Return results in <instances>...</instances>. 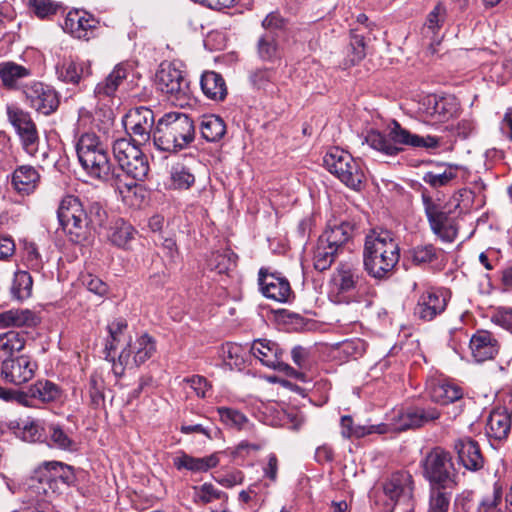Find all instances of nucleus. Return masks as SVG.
I'll use <instances>...</instances> for the list:
<instances>
[{
	"label": "nucleus",
	"mask_w": 512,
	"mask_h": 512,
	"mask_svg": "<svg viewBox=\"0 0 512 512\" xmlns=\"http://www.w3.org/2000/svg\"><path fill=\"white\" fill-rule=\"evenodd\" d=\"M86 173L97 180L110 181L119 175L113 170L108 150H97L96 153L79 161Z\"/></svg>",
	"instance_id": "obj_21"
},
{
	"label": "nucleus",
	"mask_w": 512,
	"mask_h": 512,
	"mask_svg": "<svg viewBox=\"0 0 512 512\" xmlns=\"http://www.w3.org/2000/svg\"><path fill=\"white\" fill-rule=\"evenodd\" d=\"M409 259L415 265H423L437 259V249L432 244L417 245L409 250Z\"/></svg>",
	"instance_id": "obj_51"
},
{
	"label": "nucleus",
	"mask_w": 512,
	"mask_h": 512,
	"mask_svg": "<svg viewBox=\"0 0 512 512\" xmlns=\"http://www.w3.org/2000/svg\"><path fill=\"white\" fill-rule=\"evenodd\" d=\"M248 79L254 90L268 96L278 95L280 91L277 81V71L274 68H255L249 73Z\"/></svg>",
	"instance_id": "obj_32"
},
{
	"label": "nucleus",
	"mask_w": 512,
	"mask_h": 512,
	"mask_svg": "<svg viewBox=\"0 0 512 512\" xmlns=\"http://www.w3.org/2000/svg\"><path fill=\"white\" fill-rule=\"evenodd\" d=\"M441 416V412L435 407H414L401 412L394 418L393 430L405 431L422 427L428 423L435 422Z\"/></svg>",
	"instance_id": "obj_18"
},
{
	"label": "nucleus",
	"mask_w": 512,
	"mask_h": 512,
	"mask_svg": "<svg viewBox=\"0 0 512 512\" xmlns=\"http://www.w3.org/2000/svg\"><path fill=\"white\" fill-rule=\"evenodd\" d=\"M107 212L99 202H89L85 207V240L91 230L102 228L107 220Z\"/></svg>",
	"instance_id": "obj_41"
},
{
	"label": "nucleus",
	"mask_w": 512,
	"mask_h": 512,
	"mask_svg": "<svg viewBox=\"0 0 512 512\" xmlns=\"http://www.w3.org/2000/svg\"><path fill=\"white\" fill-rule=\"evenodd\" d=\"M26 100L36 111L49 115L59 106L57 92L41 82H34L24 90Z\"/></svg>",
	"instance_id": "obj_17"
},
{
	"label": "nucleus",
	"mask_w": 512,
	"mask_h": 512,
	"mask_svg": "<svg viewBox=\"0 0 512 512\" xmlns=\"http://www.w3.org/2000/svg\"><path fill=\"white\" fill-rule=\"evenodd\" d=\"M171 182L176 189H188L195 182V177L189 168L176 164L171 169Z\"/></svg>",
	"instance_id": "obj_53"
},
{
	"label": "nucleus",
	"mask_w": 512,
	"mask_h": 512,
	"mask_svg": "<svg viewBox=\"0 0 512 512\" xmlns=\"http://www.w3.org/2000/svg\"><path fill=\"white\" fill-rule=\"evenodd\" d=\"M153 111L144 106L135 107L126 114L125 127L132 136V141L145 144L153 138L156 125Z\"/></svg>",
	"instance_id": "obj_13"
},
{
	"label": "nucleus",
	"mask_w": 512,
	"mask_h": 512,
	"mask_svg": "<svg viewBox=\"0 0 512 512\" xmlns=\"http://www.w3.org/2000/svg\"><path fill=\"white\" fill-rule=\"evenodd\" d=\"M258 281L265 297L278 302L288 301L292 291L286 278L273 273H267L264 268H261Z\"/></svg>",
	"instance_id": "obj_22"
},
{
	"label": "nucleus",
	"mask_w": 512,
	"mask_h": 512,
	"mask_svg": "<svg viewBox=\"0 0 512 512\" xmlns=\"http://www.w3.org/2000/svg\"><path fill=\"white\" fill-rule=\"evenodd\" d=\"M135 234L136 230L131 224L123 219H118L111 227V232L108 237L113 245L120 248H128L130 242L134 239Z\"/></svg>",
	"instance_id": "obj_42"
},
{
	"label": "nucleus",
	"mask_w": 512,
	"mask_h": 512,
	"mask_svg": "<svg viewBox=\"0 0 512 512\" xmlns=\"http://www.w3.org/2000/svg\"><path fill=\"white\" fill-rule=\"evenodd\" d=\"M502 491L496 484L494 486L493 495L484 498L477 508V512H501L498 504L501 501Z\"/></svg>",
	"instance_id": "obj_61"
},
{
	"label": "nucleus",
	"mask_w": 512,
	"mask_h": 512,
	"mask_svg": "<svg viewBox=\"0 0 512 512\" xmlns=\"http://www.w3.org/2000/svg\"><path fill=\"white\" fill-rule=\"evenodd\" d=\"M195 134L194 121L189 115L169 112L157 120L153 131V144L159 151L177 153L195 140Z\"/></svg>",
	"instance_id": "obj_3"
},
{
	"label": "nucleus",
	"mask_w": 512,
	"mask_h": 512,
	"mask_svg": "<svg viewBox=\"0 0 512 512\" xmlns=\"http://www.w3.org/2000/svg\"><path fill=\"white\" fill-rule=\"evenodd\" d=\"M219 463L217 454L203 458H194L187 454H183L174 460V465L177 469H187L193 472H206L210 468L216 467Z\"/></svg>",
	"instance_id": "obj_40"
},
{
	"label": "nucleus",
	"mask_w": 512,
	"mask_h": 512,
	"mask_svg": "<svg viewBox=\"0 0 512 512\" xmlns=\"http://www.w3.org/2000/svg\"><path fill=\"white\" fill-rule=\"evenodd\" d=\"M470 349L477 362H484L498 354L499 344L490 332L479 330L470 339Z\"/></svg>",
	"instance_id": "obj_28"
},
{
	"label": "nucleus",
	"mask_w": 512,
	"mask_h": 512,
	"mask_svg": "<svg viewBox=\"0 0 512 512\" xmlns=\"http://www.w3.org/2000/svg\"><path fill=\"white\" fill-rule=\"evenodd\" d=\"M56 74L59 80L77 85L92 74V69L89 62L70 58L56 65Z\"/></svg>",
	"instance_id": "obj_29"
},
{
	"label": "nucleus",
	"mask_w": 512,
	"mask_h": 512,
	"mask_svg": "<svg viewBox=\"0 0 512 512\" xmlns=\"http://www.w3.org/2000/svg\"><path fill=\"white\" fill-rule=\"evenodd\" d=\"M418 111L424 122L444 123L459 115L460 103L451 95L444 97L428 95L419 103Z\"/></svg>",
	"instance_id": "obj_11"
},
{
	"label": "nucleus",
	"mask_w": 512,
	"mask_h": 512,
	"mask_svg": "<svg viewBox=\"0 0 512 512\" xmlns=\"http://www.w3.org/2000/svg\"><path fill=\"white\" fill-rule=\"evenodd\" d=\"M365 142L376 151L388 156H396L403 151V146L426 150L437 149L440 147L441 140L432 135L421 136L412 133L393 120L388 127L387 134L371 130L367 133Z\"/></svg>",
	"instance_id": "obj_2"
},
{
	"label": "nucleus",
	"mask_w": 512,
	"mask_h": 512,
	"mask_svg": "<svg viewBox=\"0 0 512 512\" xmlns=\"http://www.w3.org/2000/svg\"><path fill=\"white\" fill-rule=\"evenodd\" d=\"M105 149H107L106 145L92 132L83 133L76 142V153L79 161L96 153L97 150Z\"/></svg>",
	"instance_id": "obj_46"
},
{
	"label": "nucleus",
	"mask_w": 512,
	"mask_h": 512,
	"mask_svg": "<svg viewBox=\"0 0 512 512\" xmlns=\"http://www.w3.org/2000/svg\"><path fill=\"white\" fill-rule=\"evenodd\" d=\"M38 368L37 362L28 355L2 360L1 377L6 383L21 385L30 381Z\"/></svg>",
	"instance_id": "obj_14"
},
{
	"label": "nucleus",
	"mask_w": 512,
	"mask_h": 512,
	"mask_svg": "<svg viewBox=\"0 0 512 512\" xmlns=\"http://www.w3.org/2000/svg\"><path fill=\"white\" fill-rule=\"evenodd\" d=\"M400 259V248L392 233L372 230L365 237L363 266L375 279H384L393 271Z\"/></svg>",
	"instance_id": "obj_1"
},
{
	"label": "nucleus",
	"mask_w": 512,
	"mask_h": 512,
	"mask_svg": "<svg viewBox=\"0 0 512 512\" xmlns=\"http://www.w3.org/2000/svg\"><path fill=\"white\" fill-rule=\"evenodd\" d=\"M105 382L98 373H92L88 381V393L90 396V405L94 408L103 407L105 404L104 396Z\"/></svg>",
	"instance_id": "obj_50"
},
{
	"label": "nucleus",
	"mask_w": 512,
	"mask_h": 512,
	"mask_svg": "<svg viewBox=\"0 0 512 512\" xmlns=\"http://www.w3.org/2000/svg\"><path fill=\"white\" fill-rule=\"evenodd\" d=\"M257 53L263 61H274L279 58V48L276 37L272 32H266L257 43Z\"/></svg>",
	"instance_id": "obj_49"
},
{
	"label": "nucleus",
	"mask_w": 512,
	"mask_h": 512,
	"mask_svg": "<svg viewBox=\"0 0 512 512\" xmlns=\"http://www.w3.org/2000/svg\"><path fill=\"white\" fill-rule=\"evenodd\" d=\"M61 397V389L54 382L46 379L37 380L27 391L17 395V402L25 406H34V402L51 403Z\"/></svg>",
	"instance_id": "obj_19"
},
{
	"label": "nucleus",
	"mask_w": 512,
	"mask_h": 512,
	"mask_svg": "<svg viewBox=\"0 0 512 512\" xmlns=\"http://www.w3.org/2000/svg\"><path fill=\"white\" fill-rule=\"evenodd\" d=\"M424 476L434 486L452 488L457 484V471L449 452L440 447L432 449L425 457Z\"/></svg>",
	"instance_id": "obj_8"
},
{
	"label": "nucleus",
	"mask_w": 512,
	"mask_h": 512,
	"mask_svg": "<svg viewBox=\"0 0 512 512\" xmlns=\"http://www.w3.org/2000/svg\"><path fill=\"white\" fill-rule=\"evenodd\" d=\"M7 113L21 139L23 149L29 155L34 156L38 150L39 136L30 115L18 108H8Z\"/></svg>",
	"instance_id": "obj_15"
},
{
	"label": "nucleus",
	"mask_w": 512,
	"mask_h": 512,
	"mask_svg": "<svg viewBox=\"0 0 512 512\" xmlns=\"http://www.w3.org/2000/svg\"><path fill=\"white\" fill-rule=\"evenodd\" d=\"M98 21L88 13L71 11L64 21V30L78 39L88 40L97 28Z\"/></svg>",
	"instance_id": "obj_27"
},
{
	"label": "nucleus",
	"mask_w": 512,
	"mask_h": 512,
	"mask_svg": "<svg viewBox=\"0 0 512 512\" xmlns=\"http://www.w3.org/2000/svg\"><path fill=\"white\" fill-rule=\"evenodd\" d=\"M454 449L458 455L459 462L469 471H478L484 466L478 442L470 437H462L455 441Z\"/></svg>",
	"instance_id": "obj_23"
},
{
	"label": "nucleus",
	"mask_w": 512,
	"mask_h": 512,
	"mask_svg": "<svg viewBox=\"0 0 512 512\" xmlns=\"http://www.w3.org/2000/svg\"><path fill=\"white\" fill-rule=\"evenodd\" d=\"M511 430V414L505 407H496L486 423V435L494 440H505Z\"/></svg>",
	"instance_id": "obj_31"
},
{
	"label": "nucleus",
	"mask_w": 512,
	"mask_h": 512,
	"mask_svg": "<svg viewBox=\"0 0 512 512\" xmlns=\"http://www.w3.org/2000/svg\"><path fill=\"white\" fill-rule=\"evenodd\" d=\"M430 227L431 230L445 242H453L457 237V228L454 224L449 222L448 215L444 219H441L437 227L434 225Z\"/></svg>",
	"instance_id": "obj_60"
},
{
	"label": "nucleus",
	"mask_w": 512,
	"mask_h": 512,
	"mask_svg": "<svg viewBox=\"0 0 512 512\" xmlns=\"http://www.w3.org/2000/svg\"><path fill=\"white\" fill-rule=\"evenodd\" d=\"M355 230V225L348 221L340 223H329L324 232L319 236L321 243L330 245L334 251L341 254L344 251L345 245L352 239Z\"/></svg>",
	"instance_id": "obj_26"
},
{
	"label": "nucleus",
	"mask_w": 512,
	"mask_h": 512,
	"mask_svg": "<svg viewBox=\"0 0 512 512\" xmlns=\"http://www.w3.org/2000/svg\"><path fill=\"white\" fill-rule=\"evenodd\" d=\"M450 296L441 290H427L420 294L414 307V316L429 322L444 313Z\"/></svg>",
	"instance_id": "obj_16"
},
{
	"label": "nucleus",
	"mask_w": 512,
	"mask_h": 512,
	"mask_svg": "<svg viewBox=\"0 0 512 512\" xmlns=\"http://www.w3.org/2000/svg\"><path fill=\"white\" fill-rule=\"evenodd\" d=\"M447 17V9L442 3H438L427 15L426 22L422 28L425 37L434 39L443 26Z\"/></svg>",
	"instance_id": "obj_45"
},
{
	"label": "nucleus",
	"mask_w": 512,
	"mask_h": 512,
	"mask_svg": "<svg viewBox=\"0 0 512 512\" xmlns=\"http://www.w3.org/2000/svg\"><path fill=\"white\" fill-rule=\"evenodd\" d=\"M12 428L15 435L23 441L30 443L45 441L46 427L39 420H21Z\"/></svg>",
	"instance_id": "obj_37"
},
{
	"label": "nucleus",
	"mask_w": 512,
	"mask_h": 512,
	"mask_svg": "<svg viewBox=\"0 0 512 512\" xmlns=\"http://www.w3.org/2000/svg\"><path fill=\"white\" fill-rule=\"evenodd\" d=\"M127 75L128 72L124 65H116L114 69L96 85L94 96L98 101L104 102L105 105L112 103L120 85L127 78Z\"/></svg>",
	"instance_id": "obj_24"
},
{
	"label": "nucleus",
	"mask_w": 512,
	"mask_h": 512,
	"mask_svg": "<svg viewBox=\"0 0 512 512\" xmlns=\"http://www.w3.org/2000/svg\"><path fill=\"white\" fill-rule=\"evenodd\" d=\"M329 297L336 304L360 303L370 291L358 263L340 262L331 275Z\"/></svg>",
	"instance_id": "obj_4"
},
{
	"label": "nucleus",
	"mask_w": 512,
	"mask_h": 512,
	"mask_svg": "<svg viewBox=\"0 0 512 512\" xmlns=\"http://www.w3.org/2000/svg\"><path fill=\"white\" fill-rule=\"evenodd\" d=\"M57 218L72 242L85 241V207L78 197L64 196L57 209Z\"/></svg>",
	"instance_id": "obj_9"
},
{
	"label": "nucleus",
	"mask_w": 512,
	"mask_h": 512,
	"mask_svg": "<svg viewBox=\"0 0 512 512\" xmlns=\"http://www.w3.org/2000/svg\"><path fill=\"white\" fill-rule=\"evenodd\" d=\"M29 75L30 71L22 65L10 61L0 63V79L7 88H14L20 79Z\"/></svg>",
	"instance_id": "obj_44"
},
{
	"label": "nucleus",
	"mask_w": 512,
	"mask_h": 512,
	"mask_svg": "<svg viewBox=\"0 0 512 512\" xmlns=\"http://www.w3.org/2000/svg\"><path fill=\"white\" fill-rule=\"evenodd\" d=\"M200 85L203 93L212 100L221 101L227 94L223 77L214 71L204 72L201 76Z\"/></svg>",
	"instance_id": "obj_36"
},
{
	"label": "nucleus",
	"mask_w": 512,
	"mask_h": 512,
	"mask_svg": "<svg viewBox=\"0 0 512 512\" xmlns=\"http://www.w3.org/2000/svg\"><path fill=\"white\" fill-rule=\"evenodd\" d=\"M156 86L173 102L186 101L189 97V82L183 72L173 63L163 62L156 72Z\"/></svg>",
	"instance_id": "obj_10"
},
{
	"label": "nucleus",
	"mask_w": 512,
	"mask_h": 512,
	"mask_svg": "<svg viewBox=\"0 0 512 512\" xmlns=\"http://www.w3.org/2000/svg\"><path fill=\"white\" fill-rule=\"evenodd\" d=\"M342 351L350 357L357 358L366 351V343L359 339L346 340L342 344Z\"/></svg>",
	"instance_id": "obj_63"
},
{
	"label": "nucleus",
	"mask_w": 512,
	"mask_h": 512,
	"mask_svg": "<svg viewBox=\"0 0 512 512\" xmlns=\"http://www.w3.org/2000/svg\"><path fill=\"white\" fill-rule=\"evenodd\" d=\"M26 345V333L9 330L0 334V359L15 357Z\"/></svg>",
	"instance_id": "obj_38"
},
{
	"label": "nucleus",
	"mask_w": 512,
	"mask_h": 512,
	"mask_svg": "<svg viewBox=\"0 0 512 512\" xmlns=\"http://www.w3.org/2000/svg\"><path fill=\"white\" fill-rule=\"evenodd\" d=\"M33 279L29 272L18 270L14 274L11 293L17 300L28 299L32 295Z\"/></svg>",
	"instance_id": "obj_48"
},
{
	"label": "nucleus",
	"mask_w": 512,
	"mask_h": 512,
	"mask_svg": "<svg viewBox=\"0 0 512 512\" xmlns=\"http://www.w3.org/2000/svg\"><path fill=\"white\" fill-rule=\"evenodd\" d=\"M251 353L263 365L269 368L284 372L287 376L295 377L296 379H302L303 377L302 373L297 372L290 365L282 361L283 351L273 341L267 339L255 340L251 346Z\"/></svg>",
	"instance_id": "obj_12"
},
{
	"label": "nucleus",
	"mask_w": 512,
	"mask_h": 512,
	"mask_svg": "<svg viewBox=\"0 0 512 512\" xmlns=\"http://www.w3.org/2000/svg\"><path fill=\"white\" fill-rule=\"evenodd\" d=\"M456 167H447L442 173L427 172L423 176V181L433 188H439L448 185L456 178Z\"/></svg>",
	"instance_id": "obj_55"
},
{
	"label": "nucleus",
	"mask_w": 512,
	"mask_h": 512,
	"mask_svg": "<svg viewBox=\"0 0 512 512\" xmlns=\"http://www.w3.org/2000/svg\"><path fill=\"white\" fill-rule=\"evenodd\" d=\"M122 350L129 353L130 359L133 355L131 361L134 366L139 367L154 355L156 342L153 337L145 333L137 337L134 342H128Z\"/></svg>",
	"instance_id": "obj_33"
},
{
	"label": "nucleus",
	"mask_w": 512,
	"mask_h": 512,
	"mask_svg": "<svg viewBox=\"0 0 512 512\" xmlns=\"http://www.w3.org/2000/svg\"><path fill=\"white\" fill-rule=\"evenodd\" d=\"M40 173L31 165H21L12 173L11 184L20 195H30L36 191L40 183Z\"/></svg>",
	"instance_id": "obj_30"
},
{
	"label": "nucleus",
	"mask_w": 512,
	"mask_h": 512,
	"mask_svg": "<svg viewBox=\"0 0 512 512\" xmlns=\"http://www.w3.org/2000/svg\"><path fill=\"white\" fill-rule=\"evenodd\" d=\"M217 412L220 420L229 427L244 429L248 423L247 417L236 409L219 407Z\"/></svg>",
	"instance_id": "obj_54"
},
{
	"label": "nucleus",
	"mask_w": 512,
	"mask_h": 512,
	"mask_svg": "<svg viewBox=\"0 0 512 512\" xmlns=\"http://www.w3.org/2000/svg\"><path fill=\"white\" fill-rule=\"evenodd\" d=\"M83 284L90 292L99 296H104L108 291V286L99 277L88 274L83 277Z\"/></svg>",
	"instance_id": "obj_64"
},
{
	"label": "nucleus",
	"mask_w": 512,
	"mask_h": 512,
	"mask_svg": "<svg viewBox=\"0 0 512 512\" xmlns=\"http://www.w3.org/2000/svg\"><path fill=\"white\" fill-rule=\"evenodd\" d=\"M139 143L126 138L114 141L113 154L122 171L136 181L146 179L150 167L147 157L139 148Z\"/></svg>",
	"instance_id": "obj_7"
},
{
	"label": "nucleus",
	"mask_w": 512,
	"mask_h": 512,
	"mask_svg": "<svg viewBox=\"0 0 512 512\" xmlns=\"http://www.w3.org/2000/svg\"><path fill=\"white\" fill-rule=\"evenodd\" d=\"M325 168L335 175L343 184L353 190H360L365 180V173L359 161L350 153L340 148H331L323 158Z\"/></svg>",
	"instance_id": "obj_6"
},
{
	"label": "nucleus",
	"mask_w": 512,
	"mask_h": 512,
	"mask_svg": "<svg viewBox=\"0 0 512 512\" xmlns=\"http://www.w3.org/2000/svg\"><path fill=\"white\" fill-rule=\"evenodd\" d=\"M183 381L189 384L190 388L200 398H205L206 392L211 388V385L207 381V379L200 375H193L191 377H187Z\"/></svg>",
	"instance_id": "obj_62"
},
{
	"label": "nucleus",
	"mask_w": 512,
	"mask_h": 512,
	"mask_svg": "<svg viewBox=\"0 0 512 512\" xmlns=\"http://www.w3.org/2000/svg\"><path fill=\"white\" fill-rule=\"evenodd\" d=\"M23 259L33 271L40 272L43 268V261L38 247L33 242H25L23 248Z\"/></svg>",
	"instance_id": "obj_58"
},
{
	"label": "nucleus",
	"mask_w": 512,
	"mask_h": 512,
	"mask_svg": "<svg viewBox=\"0 0 512 512\" xmlns=\"http://www.w3.org/2000/svg\"><path fill=\"white\" fill-rule=\"evenodd\" d=\"M384 495L388 501L383 512H413L414 480L406 470H398L389 474L382 484Z\"/></svg>",
	"instance_id": "obj_5"
},
{
	"label": "nucleus",
	"mask_w": 512,
	"mask_h": 512,
	"mask_svg": "<svg viewBox=\"0 0 512 512\" xmlns=\"http://www.w3.org/2000/svg\"><path fill=\"white\" fill-rule=\"evenodd\" d=\"M200 133L207 142H217L226 134V124L217 115H204L200 122Z\"/></svg>",
	"instance_id": "obj_39"
},
{
	"label": "nucleus",
	"mask_w": 512,
	"mask_h": 512,
	"mask_svg": "<svg viewBox=\"0 0 512 512\" xmlns=\"http://www.w3.org/2000/svg\"><path fill=\"white\" fill-rule=\"evenodd\" d=\"M45 441L51 448L67 452H75L77 443L69 433L57 423H50L46 426Z\"/></svg>",
	"instance_id": "obj_34"
},
{
	"label": "nucleus",
	"mask_w": 512,
	"mask_h": 512,
	"mask_svg": "<svg viewBox=\"0 0 512 512\" xmlns=\"http://www.w3.org/2000/svg\"><path fill=\"white\" fill-rule=\"evenodd\" d=\"M422 202L430 226L434 225L437 227L441 219H444L448 214L441 211L439 206L426 192H422Z\"/></svg>",
	"instance_id": "obj_57"
},
{
	"label": "nucleus",
	"mask_w": 512,
	"mask_h": 512,
	"mask_svg": "<svg viewBox=\"0 0 512 512\" xmlns=\"http://www.w3.org/2000/svg\"><path fill=\"white\" fill-rule=\"evenodd\" d=\"M428 394L432 402L448 405L461 400L464 393L462 387L453 381L438 378L429 382Z\"/></svg>",
	"instance_id": "obj_25"
},
{
	"label": "nucleus",
	"mask_w": 512,
	"mask_h": 512,
	"mask_svg": "<svg viewBox=\"0 0 512 512\" xmlns=\"http://www.w3.org/2000/svg\"><path fill=\"white\" fill-rule=\"evenodd\" d=\"M44 470L47 472L41 480L43 485V492L47 495L48 489L52 493H56L60 487L59 483L63 486L71 485L75 480L73 468L67 464L58 461L45 462L43 464Z\"/></svg>",
	"instance_id": "obj_20"
},
{
	"label": "nucleus",
	"mask_w": 512,
	"mask_h": 512,
	"mask_svg": "<svg viewBox=\"0 0 512 512\" xmlns=\"http://www.w3.org/2000/svg\"><path fill=\"white\" fill-rule=\"evenodd\" d=\"M37 323V316L28 309H10L0 312V329L8 327H33Z\"/></svg>",
	"instance_id": "obj_35"
},
{
	"label": "nucleus",
	"mask_w": 512,
	"mask_h": 512,
	"mask_svg": "<svg viewBox=\"0 0 512 512\" xmlns=\"http://www.w3.org/2000/svg\"><path fill=\"white\" fill-rule=\"evenodd\" d=\"M340 254V252L334 251L330 245L321 243L318 238L313 255L314 268L321 272L329 269Z\"/></svg>",
	"instance_id": "obj_47"
},
{
	"label": "nucleus",
	"mask_w": 512,
	"mask_h": 512,
	"mask_svg": "<svg viewBox=\"0 0 512 512\" xmlns=\"http://www.w3.org/2000/svg\"><path fill=\"white\" fill-rule=\"evenodd\" d=\"M237 258L230 250L213 252L207 260V266L218 274H225L236 267Z\"/></svg>",
	"instance_id": "obj_43"
},
{
	"label": "nucleus",
	"mask_w": 512,
	"mask_h": 512,
	"mask_svg": "<svg viewBox=\"0 0 512 512\" xmlns=\"http://www.w3.org/2000/svg\"><path fill=\"white\" fill-rule=\"evenodd\" d=\"M222 492L209 483H204L200 487H195L194 501L196 503L207 504L215 499H220Z\"/></svg>",
	"instance_id": "obj_59"
},
{
	"label": "nucleus",
	"mask_w": 512,
	"mask_h": 512,
	"mask_svg": "<svg viewBox=\"0 0 512 512\" xmlns=\"http://www.w3.org/2000/svg\"><path fill=\"white\" fill-rule=\"evenodd\" d=\"M30 10L40 19L55 15L60 4L52 0H28Z\"/></svg>",
	"instance_id": "obj_56"
},
{
	"label": "nucleus",
	"mask_w": 512,
	"mask_h": 512,
	"mask_svg": "<svg viewBox=\"0 0 512 512\" xmlns=\"http://www.w3.org/2000/svg\"><path fill=\"white\" fill-rule=\"evenodd\" d=\"M444 489L440 486H432L428 512H448L451 493L444 491Z\"/></svg>",
	"instance_id": "obj_52"
}]
</instances>
